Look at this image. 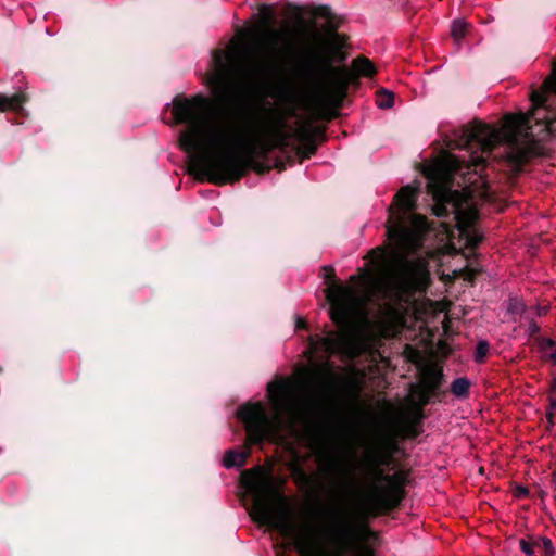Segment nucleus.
Instances as JSON below:
<instances>
[{
    "label": "nucleus",
    "instance_id": "nucleus-1",
    "mask_svg": "<svg viewBox=\"0 0 556 556\" xmlns=\"http://www.w3.org/2000/svg\"><path fill=\"white\" fill-rule=\"evenodd\" d=\"M217 110L206 96H176L172 115L176 125H186L179 147L188 154V173L215 186L238 182L255 164L275 149L264 114L245 110L240 123H216Z\"/></svg>",
    "mask_w": 556,
    "mask_h": 556
},
{
    "label": "nucleus",
    "instance_id": "nucleus-2",
    "mask_svg": "<svg viewBox=\"0 0 556 556\" xmlns=\"http://www.w3.org/2000/svg\"><path fill=\"white\" fill-rule=\"evenodd\" d=\"M528 113L507 114L504 127L497 128L481 121H473L462 129L457 147L490 155L500 144L507 146L506 162L518 175L534 157L543 156V141L556 134V62L541 89L530 94Z\"/></svg>",
    "mask_w": 556,
    "mask_h": 556
},
{
    "label": "nucleus",
    "instance_id": "nucleus-3",
    "mask_svg": "<svg viewBox=\"0 0 556 556\" xmlns=\"http://www.w3.org/2000/svg\"><path fill=\"white\" fill-rule=\"evenodd\" d=\"M298 13L313 14L328 20L329 39L323 42L321 49L309 52L304 62L296 68L298 77L306 87L312 109L319 119L331 121L338 116L350 86H359L358 77L346 66H333L346 60L342 47L348 39L338 33L339 24L333 23L331 8L326 4L313 7H294Z\"/></svg>",
    "mask_w": 556,
    "mask_h": 556
},
{
    "label": "nucleus",
    "instance_id": "nucleus-4",
    "mask_svg": "<svg viewBox=\"0 0 556 556\" xmlns=\"http://www.w3.org/2000/svg\"><path fill=\"white\" fill-rule=\"evenodd\" d=\"M291 386L293 382L290 380L268 383L269 401L276 409L274 419L269 418L261 402L248 403L238 408L237 417L244 425L247 434L244 448L229 450L225 453L223 464L226 468L244 466L253 445H262L265 441L276 442L280 439L283 424L291 430L296 427H312L315 402L294 393Z\"/></svg>",
    "mask_w": 556,
    "mask_h": 556
},
{
    "label": "nucleus",
    "instance_id": "nucleus-5",
    "mask_svg": "<svg viewBox=\"0 0 556 556\" xmlns=\"http://www.w3.org/2000/svg\"><path fill=\"white\" fill-rule=\"evenodd\" d=\"M242 486L252 495V519L262 526L277 530L289 540L300 556H321L314 538L307 529L300 530L294 522L288 497L274 477L257 466L241 473Z\"/></svg>",
    "mask_w": 556,
    "mask_h": 556
},
{
    "label": "nucleus",
    "instance_id": "nucleus-6",
    "mask_svg": "<svg viewBox=\"0 0 556 556\" xmlns=\"http://www.w3.org/2000/svg\"><path fill=\"white\" fill-rule=\"evenodd\" d=\"M419 192V185L403 186L388 208L387 236L393 242L400 263L406 271H413L416 267L406 254L418 249L421 238L429 229L427 218L415 213Z\"/></svg>",
    "mask_w": 556,
    "mask_h": 556
},
{
    "label": "nucleus",
    "instance_id": "nucleus-7",
    "mask_svg": "<svg viewBox=\"0 0 556 556\" xmlns=\"http://www.w3.org/2000/svg\"><path fill=\"white\" fill-rule=\"evenodd\" d=\"M399 450L395 441L386 444V452L370 456L365 465V478L369 488V503L377 514L386 515L396 509L406 496V486L410 482V469H399L386 473L384 467L393 462V454Z\"/></svg>",
    "mask_w": 556,
    "mask_h": 556
},
{
    "label": "nucleus",
    "instance_id": "nucleus-8",
    "mask_svg": "<svg viewBox=\"0 0 556 556\" xmlns=\"http://www.w3.org/2000/svg\"><path fill=\"white\" fill-rule=\"evenodd\" d=\"M323 269L325 270L324 282L328 286L326 298L331 304L330 318L339 329L327 331L325 336H311L308 348L313 353L324 352L331 356L346 350L356 295L352 288L337 283L333 267L324 266Z\"/></svg>",
    "mask_w": 556,
    "mask_h": 556
},
{
    "label": "nucleus",
    "instance_id": "nucleus-9",
    "mask_svg": "<svg viewBox=\"0 0 556 556\" xmlns=\"http://www.w3.org/2000/svg\"><path fill=\"white\" fill-rule=\"evenodd\" d=\"M289 55L290 49L270 40L262 52H253L248 73L270 94L293 103L295 93L286 84V61Z\"/></svg>",
    "mask_w": 556,
    "mask_h": 556
},
{
    "label": "nucleus",
    "instance_id": "nucleus-10",
    "mask_svg": "<svg viewBox=\"0 0 556 556\" xmlns=\"http://www.w3.org/2000/svg\"><path fill=\"white\" fill-rule=\"evenodd\" d=\"M333 523L328 529L331 542L341 554L354 556H375V549L363 543L365 538L371 534L368 527H359L352 521L349 514L342 509L331 511Z\"/></svg>",
    "mask_w": 556,
    "mask_h": 556
},
{
    "label": "nucleus",
    "instance_id": "nucleus-11",
    "mask_svg": "<svg viewBox=\"0 0 556 556\" xmlns=\"http://www.w3.org/2000/svg\"><path fill=\"white\" fill-rule=\"evenodd\" d=\"M428 182V193L432 195L434 204L432 207L433 214L438 217H447L451 213L448 205H452V189L450 184L452 181L451 174L442 164L429 166L424 172Z\"/></svg>",
    "mask_w": 556,
    "mask_h": 556
},
{
    "label": "nucleus",
    "instance_id": "nucleus-12",
    "mask_svg": "<svg viewBox=\"0 0 556 556\" xmlns=\"http://www.w3.org/2000/svg\"><path fill=\"white\" fill-rule=\"evenodd\" d=\"M444 381V374L442 368L429 367L424 370L421 379L418 383L410 386V392L417 400V406L424 408L433 399H439L445 392L441 390Z\"/></svg>",
    "mask_w": 556,
    "mask_h": 556
},
{
    "label": "nucleus",
    "instance_id": "nucleus-13",
    "mask_svg": "<svg viewBox=\"0 0 556 556\" xmlns=\"http://www.w3.org/2000/svg\"><path fill=\"white\" fill-rule=\"evenodd\" d=\"M294 139L299 142V146L294 148L299 163H303L317 152V143L315 137L318 136L321 141L327 139L326 134L320 128H309L305 125L300 126L293 130Z\"/></svg>",
    "mask_w": 556,
    "mask_h": 556
},
{
    "label": "nucleus",
    "instance_id": "nucleus-14",
    "mask_svg": "<svg viewBox=\"0 0 556 556\" xmlns=\"http://www.w3.org/2000/svg\"><path fill=\"white\" fill-rule=\"evenodd\" d=\"M265 123L267 126V130L270 134L273 143L276 150H279L281 153H288L290 149H294L295 147L290 143V139H294L293 131H287L286 118L285 117H276L265 118Z\"/></svg>",
    "mask_w": 556,
    "mask_h": 556
},
{
    "label": "nucleus",
    "instance_id": "nucleus-15",
    "mask_svg": "<svg viewBox=\"0 0 556 556\" xmlns=\"http://www.w3.org/2000/svg\"><path fill=\"white\" fill-rule=\"evenodd\" d=\"M213 64L215 66V73L210 78L211 85L218 96H225L231 87L229 66L225 55L222 52H215L213 54Z\"/></svg>",
    "mask_w": 556,
    "mask_h": 556
},
{
    "label": "nucleus",
    "instance_id": "nucleus-16",
    "mask_svg": "<svg viewBox=\"0 0 556 556\" xmlns=\"http://www.w3.org/2000/svg\"><path fill=\"white\" fill-rule=\"evenodd\" d=\"M424 409L415 405L413 407L412 416L406 417L399 426V435L402 439L415 440L424 431L422 422L425 419Z\"/></svg>",
    "mask_w": 556,
    "mask_h": 556
},
{
    "label": "nucleus",
    "instance_id": "nucleus-17",
    "mask_svg": "<svg viewBox=\"0 0 556 556\" xmlns=\"http://www.w3.org/2000/svg\"><path fill=\"white\" fill-rule=\"evenodd\" d=\"M28 98L24 92H17L12 96L0 93V112L12 111L20 113L24 110V104Z\"/></svg>",
    "mask_w": 556,
    "mask_h": 556
},
{
    "label": "nucleus",
    "instance_id": "nucleus-18",
    "mask_svg": "<svg viewBox=\"0 0 556 556\" xmlns=\"http://www.w3.org/2000/svg\"><path fill=\"white\" fill-rule=\"evenodd\" d=\"M358 78L363 77H372L377 71L374 63L364 55H358L352 61V70Z\"/></svg>",
    "mask_w": 556,
    "mask_h": 556
},
{
    "label": "nucleus",
    "instance_id": "nucleus-19",
    "mask_svg": "<svg viewBox=\"0 0 556 556\" xmlns=\"http://www.w3.org/2000/svg\"><path fill=\"white\" fill-rule=\"evenodd\" d=\"M535 556H554L556 551L551 539L547 536L534 535Z\"/></svg>",
    "mask_w": 556,
    "mask_h": 556
},
{
    "label": "nucleus",
    "instance_id": "nucleus-20",
    "mask_svg": "<svg viewBox=\"0 0 556 556\" xmlns=\"http://www.w3.org/2000/svg\"><path fill=\"white\" fill-rule=\"evenodd\" d=\"M470 381L466 377L455 379L451 384V392L458 399H464L469 395Z\"/></svg>",
    "mask_w": 556,
    "mask_h": 556
},
{
    "label": "nucleus",
    "instance_id": "nucleus-21",
    "mask_svg": "<svg viewBox=\"0 0 556 556\" xmlns=\"http://www.w3.org/2000/svg\"><path fill=\"white\" fill-rule=\"evenodd\" d=\"M376 103L380 109L392 108L394 103V93L384 88L379 89L377 92Z\"/></svg>",
    "mask_w": 556,
    "mask_h": 556
},
{
    "label": "nucleus",
    "instance_id": "nucleus-22",
    "mask_svg": "<svg viewBox=\"0 0 556 556\" xmlns=\"http://www.w3.org/2000/svg\"><path fill=\"white\" fill-rule=\"evenodd\" d=\"M468 23L462 20H455L453 21L451 25V36L455 41H459L463 39L468 30Z\"/></svg>",
    "mask_w": 556,
    "mask_h": 556
},
{
    "label": "nucleus",
    "instance_id": "nucleus-23",
    "mask_svg": "<svg viewBox=\"0 0 556 556\" xmlns=\"http://www.w3.org/2000/svg\"><path fill=\"white\" fill-rule=\"evenodd\" d=\"M406 282L400 283L394 290H384L383 299L393 301L394 303H401L404 301V290L406 289Z\"/></svg>",
    "mask_w": 556,
    "mask_h": 556
},
{
    "label": "nucleus",
    "instance_id": "nucleus-24",
    "mask_svg": "<svg viewBox=\"0 0 556 556\" xmlns=\"http://www.w3.org/2000/svg\"><path fill=\"white\" fill-rule=\"evenodd\" d=\"M489 349H490V344L488 341H485V340L479 341L476 346L475 362L479 363V364L484 363V359L486 357Z\"/></svg>",
    "mask_w": 556,
    "mask_h": 556
},
{
    "label": "nucleus",
    "instance_id": "nucleus-25",
    "mask_svg": "<svg viewBox=\"0 0 556 556\" xmlns=\"http://www.w3.org/2000/svg\"><path fill=\"white\" fill-rule=\"evenodd\" d=\"M519 547L526 556H535L534 535H529L527 539H520Z\"/></svg>",
    "mask_w": 556,
    "mask_h": 556
},
{
    "label": "nucleus",
    "instance_id": "nucleus-26",
    "mask_svg": "<svg viewBox=\"0 0 556 556\" xmlns=\"http://www.w3.org/2000/svg\"><path fill=\"white\" fill-rule=\"evenodd\" d=\"M540 352L546 355L548 352L556 348V342L551 338L539 337L536 338Z\"/></svg>",
    "mask_w": 556,
    "mask_h": 556
},
{
    "label": "nucleus",
    "instance_id": "nucleus-27",
    "mask_svg": "<svg viewBox=\"0 0 556 556\" xmlns=\"http://www.w3.org/2000/svg\"><path fill=\"white\" fill-rule=\"evenodd\" d=\"M467 245L470 249H477L478 245L483 241V236L478 233L475 229L470 230L466 235Z\"/></svg>",
    "mask_w": 556,
    "mask_h": 556
},
{
    "label": "nucleus",
    "instance_id": "nucleus-28",
    "mask_svg": "<svg viewBox=\"0 0 556 556\" xmlns=\"http://www.w3.org/2000/svg\"><path fill=\"white\" fill-rule=\"evenodd\" d=\"M287 164L292 166L294 164V156L288 154L287 159H286V162L283 160H281V159H276L275 163H274V167L278 172H283L287 168Z\"/></svg>",
    "mask_w": 556,
    "mask_h": 556
},
{
    "label": "nucleus",
    "instance_id": "nucleus-29",
    "mask_svg": "<svg viewBox=\"0 0 556 556\" xmlns=\"http://www.w3.org/2000/svg\"><path fill=\"white\" fill-rule=\"evenodd\" d=\"M299 23L304 24L305 25V27H304L305 31H309L314 36V38H319L320 37L319 33L316 30L315 22L312 21L308 24H305L303 18L299 17Z\"/></svg>",
    "mask_w": 556,
    "mask_h": 556
},
{
    "label": "nucleus",
    "instance_id": "nucleus-30",
    "mask_svg": "<svg viewBox=\"0 0 556 556\" xmlns=\"http://www.w3.org/2000/svg\"><path fill=\"white\" fill-rule=\"evenodd\" d=\"M513 494L517 498H525L529 495V490L523 485H516L513 490Z\"/></svg>",
    "mask_w": 556,
    "mask_h": 556
},
{
    "label": "nucleus",
    "instance_id": "nucleus-31",
    "mask_svg": "<svg viewBox=\"0 0 556 556\" xmlns=\"http://www.w3.org/2000/svg\"><path fill=\"white\" fill-rule=\"evenodd\" d=\"M249 169H253V170H255L258 174H265V173L269 172L270 167L266 166V165H262L258 162V159H255V164L250 166Z\"/></svg>",
    "mask_w": 556,
    "mask_h": 556
},
{
    "label": "nucleus",
    "instance_id": "nucleus-32",
    "mask_svg": "<svg viewBox=\"0 0 556 556\" xmlns=\"http://www.w3.org/2000/svg\"><path fill=\"white\" fill-rule=\"evenodd\" d=\"M264 24L267 26V28L270 30V34L271 36H274L275 38H277L279 36V33L277 30H274L271 25H273V18L271 16H267L264 18Z\"/></svg>",
    "mask_w": 556,
    "mask_h": 556
},
{
    "label": "nucleus",
    "instance_id": "nucleus-33",
    "mask_svg": "<svg viewBox=\"0 0 556 556\" xmlns=\"http://www.w3.org/2000/svg\"><path fill=\"white\" fill-rule=\"evenodd\" d=\"M544 358L551 363L553 366L556 365V348L548 352L546 355H544Z\"/></svg>",
    "mask_w": 556,
    "mask_h": 556
},
{
    "label": "nucleus",
    "instance_id": "nucleus-34",
    "mask_svg": "<svg viewBox=\"0 0 556 556\" xmlns=\"http://www.w3.org/2000/svg\"><path fill=\"white\" fill-rule=\"evenodd\" d=\"M548 407L556 410V395H548Z\"/></svg>",
    "mask_w": 556,
    "mask_h": 556
},
{
    "label": "nucleus",
    "instance_id": "nucleus-35",
    "mask_svg": "<svg viewBox=\"0 0 556 556\" xmlns=\"http://www.w3.org/2000/svg\"><path fill=\"white\" fill-rule=\"evenodd\" d=\"M549 395H556V376L551 381Z\"/></svg>",
    "mask_w": 556,
    "mask_h": 556
},
{
    "label": "nucleus",
    "instance_id": "nucleus-36",
    "mask_svg": "<svg viewBox=\"0 0 556 556\" xmlns=\"http://www.w3.org/2000/svg\"><path fill=\"white\" fill-rule=\"evenodd\" d=\"M296 328L308 329V324L303 319H298Z\"/></svg>",
    "mask_w": 556,
    "mask_h": 556
},
{
    "label": "nucleus",
    "instance_id": "nucleus-37",
    "mask_svg": "<svg viewBox=\"0 0 556 556\" xmlns=\"http://www.w3.org/2000/svg\"><path fill=\"white\" fill-rule=\"evenodd\" d=\"M552 484H553L554 492H555L554 498L556 500V471L553 472V475H552Z\"/></svg>",
    "mask_w": 556,
    "mask_h": 556
},
{
    "label": "nucleus",
    "instance_id": "nucleus-38",
    "mask_svg": "<svg viewBox=\"0 0 556 556\" xmlns=\"http://www.w3.org/2000/svg\"><path fill=\"white\" fill-rule=\"evenodd\" d=\"M530 329H531V332H533V333H534V332H539L540 327H539L535 323H533V324L531 325Z\"/></svg>",
    "mask_w": 556,
    "mask_h": 556
},
{
    "label": "nucleus",
    "instance_id": "nucleus-39",
    "mask_svg": "<svg viewBox=\"0 0 556 556\" xmlns=\"http://www.w3.org/2000/svg\"><path fill=\"white\" fill-rule=\"evenodd\" d=\"M262 112L265 113L266 116L273 115V113H274V111L271 109H265V108L262 109Z\"/></svg>",
    "mask_w": 556,
    "mask_h": 556
},
{
    "label": "nucleus",
    "instance_id": "nucleus-40",
    "mask_svg": "<svg viewBox=\"0 0 556 556\" xmlns=\"http://www.w3.org/2000/svg\"><path fill=\"white\" fill-rule=\"evenodd\" d=\"M473 162H476L477 164H482L484 163V159L477 156L476 159H473Z\"/></svg>",
    "mask_w": 556,
    "mask_h": 556
},
{
    "label": "nucleus",
    "instance_id": "nucleus-41",
    "mask_svg": "<svg viewBox=\"0 0 556 556\" xmlns=\"http://www.w3.org/2000/svg\"><path fill=\"white\" fill-rule=\"evenodd\" d=\"M380 250H381L380 248L372 249V250L369 252V254L375 255V254H377V252H378V251H380Z\"/></svg>",
    "mask_w": 556,
    "mask_h": 556
},
{
    "label": "nucleus",
    "instance_id": "nucleus-42",
    "mask_svg": "<svg viewBox=\"0 0 556 556\" xmlns=\"http://www.w3.org/2000/svg\"><path fill=\"white\" fill-rule=\"evenodd\" d=\"M300 473H301V477H302L305 481H307V480H308V477H307V476H306L302 470H301V472H300Z\"/></svg>",
    "mask_w": 556,
    "mask_h": 556
},
{
    "label": "nucleus",
    "instance_id": "nucleus-43",
    "mask_svg": "<svg viewBox=\"0 0 556 556\" xmlns=\"http://www.w3.org/2000/svg\"><path fill=\"white\" fill-rule=\"evenodd\" d=\"M361 271H362V275H364V276H368V273H367V271H365L364 269H361Z\"/></svg>",
    "mask_w": 556,
    "mask_h": 556
},
{
    "label": "nucleus",
    "instance_id": "nucleus-44",
    "mask_svg": "<svg viewBox=\"0 0 556 556\" xmlns=\"http://www.w3.org/2000/svg\"><path fill=\"white\" fill-rule=\"evenodd\" d=\"M294 114V108H290V115Z\"/></svg>",
    "mask_w": 556,
    "mask_h": 556
},
{
    "label": "nucleus",
    "instance_id": "nucleus-45",
    "mask_svg": "<svg viewBox=\"0 0 556 556\" xmlns=\"http://www.w3.org/2000/svg\"><path fill=\"white\" fill-rule=\"evenodd\" d=\"M473 278H475V275H470L467 279L468 280H473Z\"/></svg>",
    "mask_w": 556,
    "mask_h": 556
}]
</instances>
